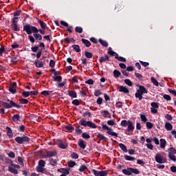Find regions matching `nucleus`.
<instances>
[{
    "label": "nucleus",
    "instance_id": "1",
    "mask_svg": "<svg viewBox=\"0 0 176 176\" xmlns=\"http://www.w3.org/2000/svg\"><path fill=\"white\" fill-rule=\"evenodd\" d=\"M23 31L28 34V39L32 43H34L35 41L39 42L42 39V36L38 32L36 27L32 26L30 23L23 25Z\"/></svg>",
    "mask_w": 176,
    "mask_h": 176
},
{
    "label": "nucleus",
    "instance_id": "2",
    "mask_svg": "<svg viewBox=\"0 0 176 176\" xmlns=\"http://www.w3.org/2000/svg\"><path fill=\"white\" fill-rule=\"evenodd\" d=\"M7 101L10 103L0 100V105H2L5 109H10L12 108H17L18 109H20V108H21L20 104L13 102V100H10V99H8Z\"/></svg>",
    "mask_w": 176,
    "mask_h": 176
},
{
    "label": "nucleus",
    "instance_id": "3",
    "mask_svg": "<svg viewBox=\"0 0 176 176\" xmlns=\"http://www.w3.org/2000/svg\"><path fill=\"white\" fill-rule=\"evenodd\" d=\"M144 94H148V90H146V88L142 85H139V89L136 90V92L135 94V98H138L139 101H141L144 97Z\"/></svg>",
    "mask_w": 176,
    "mask_h": 176
},
{
    "label": "nucleus",
    "instance_id": "4",
    "mask_svg": "<svg viewBox=\"0 0 176 176\" xmlns=\"http://www.w3.org/2000/svg\"><path fill=\"white\" fill-rule=\"evenodd\" d=\"M122 174L124 175H131V174H135V175H138L140 174V170L138 168H134L131 167H128L126 169L122 170Z\"/></svg>",
    "mask_w": 176,
    "mask_h": 176
},
{
    "label": "nucleus",
    "instance_id": "5",
    "mask_svg": "<svg viewBox=\"0 0 176 176\" xmlns=\"http://www.w3.org/2000/svg\"><path fill=\"white\" fill-rule=\"evenodd\" d=\"M79 124L83 127H90V129H97V125L91 121H86L85 118H82L79 121Z\"/></svg>",
    "mask_w": 176,
    "mask_h": 176
},
{
    "label": "nucleus",
    "instance_id": "6",
    "mask_svg": "<svg viewBox=\"0 0 176 176\" xmlns=\"http://www.w3.org/2000/svg\"><path fill=\"white\" fill-rule=\"evenodd\" d=\"M102 128L104 131H107V134L109 135H112V137H118V133H116V132H113V129L107 125L102 124Z\"/></svg>",
    "mask_w": 176,
    "mask_h": 176
},
{
    "label": "nucleus",
    "instance_id": "7",
    "mask_svg": "<svg viewBox=\"0 0 176 176\" xmlns=\"http://www.w3.org/2000/svg\"><path fill=\"white\" fill-rule=\"evenodd\" d=\"M30 138L27 135H23L22 137L17 136L15 138V141L17 144H23V142H28L30 141Z\"/></svg>",
    "mask_w": 176,
    "mask_h": 176
},
{
    "label": "nucleus",
    "instance_id": "8",
    "mask_svg": "<svg viewBox=\"0 0 176 176\" xmlns=\"http://www.w3.org/2000/svg\"><path fill=\"white\" fill-rule=\"evenodd\" d=\"M46 164V162L43 160H40L38 161V165L36 167V170L38 173H43L45 171V166Z\"/></svg>",
    "mask_w": 176,
    "mask_h": 176
},
{
    "label": "nucleus",
    "instance_id": "9",
    "mask_svg": "<svg viewBox=\"0 0 176 176\" xmlns=\"http://www.w3.org/2000/svg\"><path fill=\"white\" fill-rule=\"evenodd\" d=\"M155 162L157 163H160V164H162V163H166L167 162V159L164 158L162 155L157 153L155 156Z\"/></svg>",
    "mask_w": 176,
    "mask_h": 176
},
{
    "label": "nucleus",
    "instance_id": "10",
    "mask_svg": "<svg viewBox=\"0 0 176 176\" xmlns=\"http://www.w3.org/2000/svg\"><path fill=\"white\" fill-rule=\"evenodd\" d=\"M56 144L58 146L60 149H67L68 147V145L67 144H65V142L61 140H58L56 141Z\"/></svg>",
    "mask_w": 176,
    "mask_h": 176
},
{
    "label": "nucleus",
    "instance_id": "11",
    "mask_svg": "<svg viewBox=\"0 0 176 176\" xmlns=\"http://www.w3.org/2000/svg\"><path fill=\"white\" fill-rule=\"evenodd\" d=\"M39 47H43V49H45V43H40L39 46L38 45H34L33 47H32V52H33V53H36V52H38V50H39Z\"/></svg>",
    "mask_w": 176,
    "mask_h": 176
},
{
    "label": "nucleus",
    "instance_id": "12",
    "mask_svg": "<svg viewBox=\"0 0 176 176\" xmlns=\"http://www.w3.org/2000/svg\"><path fill=\"white\" fill-rule=\"evenodd\" d=\"M118 91L120 93H124V94H128V93H130V91L129 90V88L127 87H124L123 85H121L118 88Z\"/></svg>",
    "mask_w": 176,
    "mask_h": 176
},
{
    "label": "nucleus",
    "instance_id": "13",
    "mask_svg": "<svg viewBox=\"0 0 176 176\" xmlns=\"http://www.w3.org/2000/svg\"><path fill=\"white\" fill-rule=\"evenodd\" d=\"M69 170H71L70 168H60L58 169V172L61 173L62 174H64L65 175H68L69 174Z\"/></svg>",
    "mask_w": 176,
    "mask_h": 176
},
{
    "label": "nucleus",
    "instance_id": "14",
    "mask_svg": "<svg viewBox=\"0 0 176 176\" xmlns=\"http://www.w3.org/2000/svg\"><path fill=\"white\" fill-rule=\"evenodd\" d=\"M134 124H133V122L129 120V124H128V126H127V129H126V131H134Z\"/></svg>",
    "mask_w": 176,
    "mask_h": 176
},
{
    "label": "nucleus",
    "instance_id": "15",
    "mask_svg": "<svg viewBox=\"0 0 176 176\" xmlns=\"http://www.w3.org/2000/svg\"><path fill=\"white\" fill-rule=\"evenodd\" d=\"M67 93H68V96H69V97H72V98H76L78 97V94L75 91L68 90Z\"/></svg>",
    "mask_w": 176,
    "mask_h": 176
},
{
    "label": "nucleus",
    "instance_id": "16",
    "mask_svg": "<svg viewBox=\"0 0 176 176\" xmlns=\"http://www.w3.org/2000/svg\"><path fill=\"white\" fill-rule=\"evenodd\" d=\"M166 145H167V141L164 139L162 138L160 140V146L162 149H164L166 148Z\"/></svg>",
    "mask_w": 176,
    "mask_h": 176
},
{
    "label": "nucleus",
    "instance_id": "17",
    "mask_svg": "<svg viewBox=\"0 0 176 176\" xmlns=\"http://www.w3.org/2000/svg\"><path fill=\"white\" fill-rule=\"evenodd\" d=\"M6 131H7V135L9 137V138H13V132L12 131V129L9 126H7L6 128Z\"/></svg>",
    "mask_w": 176,
    "mask_h": 176
},
{
    "label": "nucleus",
    "instance_id": "18",
    "mask_svg": "<svg viewBox=\"0 0 176 176\" xmlns=\"http://www.w3.org/2000/svg\"><path fill=\"white\" fill-rule=\"evenodd\" d=\"M34 65H36V68H43V62L40 60H36L34 62Z\"/></svg>",
    "mask_w": 176,
    "mask_h": 176
},
{
    "label": "nucleus",
    "instance_id": "19",
    "mask_svg": "<svg viewBox=\"0 0 176 176\" xmlns=\"http://www.w3.org/2000/svg\"><path fill=\"white\" fill-rule=\"evenodd\" d=\"M109 60V56L105 54L104 56L100 58L99 61L100 63H105V61Z\"/></svg>",
    "mask_w": 176,
    "mask_h": 176
},
{
    "label": "nucleus",
    "instance_id": "20",
    "mask_svg": "<svg viewBox=\"0 0 176 176\" xmlns=\"http://www.w3.org/2000/svg\"><path fill=\"white\" fill-rule=\"evenodd\" d=\"M56 155H57V151H47V156H48V157H53L54 156H56Z\"/></svg>",
    "mask_w": 176,
    "mask_h": 176
},
{
    "label": "nucleus",
    "instance_id": "21",
    "mask_svg": "<svg viewBox=\"0 0 176 176\" xmlns=\"http://www.w3.org/2000/svg\"><path fill=\"white\" fill-rule=\"evenodd\" d=\"M81 41L82 42V43H84L86 47H90V46H91V43H90V41H89V40L86 38H82Z\"/></svg>",
    "mask_w": 176,
    "mask_h": 176
},
{
    "label": "nucleus",
    "instance_id": "22",
    "mask_svg": "<svg viewBox=\"0 0 176 176\" xmlns=\"http://www.w3.org/2000/svg\"><path fill=\"white\" fill-rule=\"evenodd\" d=\"M38 23L40 25V27L42 30H46V28H47L46 23L45 22H43V21H41V19H39L38 21Z\"/></svg>",
    "mask_w": 176,
    "mask_h": 176
},
{
    "label": "nucleus",
    "instance_id": "23",
    "mask_svg": "<svg viewBox=\"0 0 176 176\" xmlns=\"http://www.w3.org/2000/svg\"><path fill=\"white\" fill-rule=\"evenodd\" d=\"M78 146L81 149H85L86 148V144H85V141L82 139H80L78 142Z\"/></svg>",
    "mask_w": 176,
    "mask_h": 176
},
{
    "label": "nucleus",
    "instance_id": "24",
    "mask_svg": "<svg viewBox=\"0 0 176 176\" xmlns=\"http://www.w3.org/2000/svg\"><path fill=\"white\" fill-rule=\"evenodd\" d=\"M11 28L13 31H20V27L19 26V23L11 24Z\"/></svg>",
    "mask_w": 176,
    "mask_h": 176
},
{
    "label": "nucleus",
    "instance_id": "25",
    "mask_svg": "<svg viewBox=\"0 0 176 176\" xmlns=\"http://www.w3.org/2000/svg\"><path fill=\"white\" fill-rule=\"evenodd\" d=\"M165 129L168 131H171V130H173V124H171L170 122L165 123Z\"/></svg>",
    "mask_w": 176,
    "mask_h": 176
},
{
    "label": "nucleus",
    "instance_id": "26",
    "mask_svg": "<svg viewBox=\"0 0 176 176\" xmlns=\"http://www.w3.org/2000/svg\"><path fill=\"white\" fill-rule=\"evenodd\" d=\"M116 58L118 61H121L122 63H126V58H124L123 56H119V54H116Z\"/></svg>",
    "mask_w": 176,
    "mask_h": 176
},
{
    "label": "nucleus",
    "instance_id": "27",
    "mask_svg": "<svg viewBox=\"0 0 176 176\" xmlns=\"http://www.w3.org/2000/svg\"><path fill=\"white\" fill-rule=\"evenodd\" d=\"M98 42L104 47H108V42H107V41H104V40H102L101 38H99Z\"/></svg>",
    "mask_w": 176,
    "mask_h": 176
},
{
    "label": "nucleus",
    "instance_id": "28",
    "mask_svg": "<svg viewBox=\"0 0 176 176\" xmlns=\"http://www.w3.org/2000/svg\"><path fill=\"white\" fill-rule=\"evenodd\" d=\"M19 102L21 105H25L28 103V99L21 98L19 100Z\"/></svg>",
    "mask_w": 176,
    "mask_h": 176
},
{
    "label": "nucleus",
    "instance_id": "29",
    "mask_svg": "<svg viewBox=\"0 0 176 176\" xmlns=\"http://www.w3.org/2000/svg\"><path fill=\"white\" fill-rule=\"evenodd\" d=\"M49 162H50V164H51V166H53L54 167L57 166V160H54L53 158H50Z\"/></svg>",
    "mask_w": 176,
    "mask_h": 176
},
{
    "label": "nucleus",
    "instance_id": "30",
    "mask_svg": "<svg viewBox=\"0 0 176 176\" xmlns=\"http://www.w3.org/2000/svg\"><path fill=\"white\" fill-rule=\"evenodd\" d=\"M119 146L120 148V149H122V151H123V152H124L125 153H127L128 150H127V147L122 143H120L119 144Z\"/></svg>",
    "mask_w": 176,
    "mask_h": 176
},
{
    "label": "nucleus",
    "instance_id": "31",
    "mask_svg": "<svg viewBox=\"0 0 176 176\" xmlns=\"http://www.w3.org/2000/svg\"><path fill=\"white\" fill-rule=\"evenodd\" d=\"M8 170L10 171V173H12V174H15L17 175L19 174V171L17 170V169L13 168V167H8Z\"/></svg>",
    "mask_w": 176,
    "mask_h": 176
},
{
    "label": "nucleus",
    "instance_id": "32",
    "mask_svg": "<svg viewBox=\"0 0 176 176\" xmlns=\"http://www.w3.org/2000/svg\"><path fill=\"white\" fill-rule=\"evenodd\" d=\"M168 155H176V149L174 147L168 148Z\"/></svg>",
    "mask_w": 176,
    "mask_h": 176
},
{
    "label": "nucleus",
    "instance_id": "33",
    "mask_svg": "<svg viewBox=\"0 0 176 176\" xmlns=\"http://www.w3.org/2000/svg\"><path fill=\"white\" fill-rule=\"evenodd\" d=\"M108 54H109L110 56H115L116 57V54H118V53H116V52H113V50H112V47H109V49H108Z\"/></svg>",
    "mask_w": 176,
    "mask_h": 176
},
{
    "label": "nucleus",
    "instance_id": "34",
    "mask_svg": "<svg viewBox=\"0 0 176 176\" xmlns=\"http://www.w3.org/2000/svg\"><path fill=\"white\" fill-rule=\"evenodd\" d=\"M12 120H13V122H14V123H17V122H19V120H20V115H19V114L14 115L12 117Z\"/></svg>",
    "mask_w": 176,
    "mask_h": 176
},
{
    "label": "nucleus",
    "instance_id": "35",
    "mask_svg": "<svg viewBox=\"0 0 176 176\" xmlns=\"http://www.w3.org/2000/svg\"><path fill=\"white\" fill-rule=\"evenodd\" d=\"M120 75H122V74L118 69H114L113 70V76H114V78H119V76H120Z\"/></svg>",
    "mask_w": 176,
    "mask_h": 176
},
{
    "label": "nucleus",
    "instance_id": "36",
    "mask_svg": "<svg viewBox=\"0 0 176 176\" xmlns=\"http://www.w3.org/2000/svg\"><path fill=\"white\" fill-rule=\"evenodd\" d=\"M65 129L66 130H67L68 131H74V130H75V128H74V126H72V124H71L65 126Z\"/></svg>",
    "mask_w": 176,
    "mask_h": 176
},
{
    "label": "nucleus",
    "instance_id": "37",
    "mask_svg": "<svg viewBox=\"0 0 176 176\" xmlns=\"http://www.w3.org/2000/svg\"><path fill=\"white\" fill-rule=\"evenodd\" d=\"M72 47H73L74 50L76 52V53H79V52H80V47L78 45H73L72 46Z\"/></svg>",
    "mask_w": 176,
    "mask_h": 176
},
{
    "label": "nucleus",
    "instance_id": "38",
    "mask_svg": "<svg viewBox=\"0 0 176 176\" xmlns=\"http://www.w3.org/2000/svg\"><path fill=\"white\" fill-rule=\"evenodd\" d=\"M67 166L70 168H72V167H74V166H76V162H75L74 161L70 160L67 162Z\"/></svg>",
    "mask_w": 176,
    "mask_h": 176
},
{
    "label": "nucleus",
    "instance_id": "39",
    "mask_svg": "<svg viewBox=\"0 0 176 176\" xmlns=\"http://www.w3.org/2000/svg\"><path fill=\"white\" fill-rule=\"evenodd\" d=\"M97 138H99V140H104L107 141V138L104 136V135H102V133H98V135H96Z\"/></svg>",
    "mask_w": 176,
    "mask_h": 176
},
{
    "label": "nucleus",
    "instance_id": "40",
    "mask_svg": "<svg viewBox=\"0 0 176 176\" xmlns=\"http://www.w3.org/2000/svg\"><path fill=\"white\" fill-rule=\"evenodd\" d=\"M120 124L122 127H127L129 126V120H122Z\"/></svg>",
    "mask_w": 176,
    "mask_h": 176
},
{
    "label": "nucleus",
    "instance_id": "41",
    "mask_svg": "<svg viewBox=\"0 0 176 176\" xmlns=\"http://www.w3.org/2000/svg\"><path fill=\"white\" fill-rule=\"evenodd\" d=\"M53 79L55 82H61L63 80V77L60 76H56L53 77Z\"/></svg>",
    "mask_w": 176,
    "mask_h": 176
},
{
    "label": "nucleus",
    "instance_id": "42",
    "mask_svg": "<svg viewBox=\"0 0 176 176\" xmlns=\"http://www.w3.org/2000/svg\"><path fill=\"white\" fill-rule=\"evenodd\" d=\"M85 56L87 57V58H93V54L91 52L85 51Z\"/></svg>",
    "mask_w": 176,
    "mask_h": 176
},
{
    "label": "nucleus",
    "instance_id": "43",
    "mask_svg": "<svg viewBox=\"0 0 176 176\" xmlns=\"http://www.w3.org/2000/svg\"><path fill=\"white\" fill-rule=\"evenodd\" d=\"M75 31L78 34H82L83 32V28H82V27L77 26L75 28Z\"/></svg>",
    "mask_w": 176,
    "mask_h": 176
},
{
    "label": "nucleus",
    "instance_id": "44",
    "mask_svg": "<svg viewBox=\"0 0 176 176\" xmlns=\"http://www.w3.org/2000/svg\"><path fill=\"white\" fill-rule=\"evenodd\" d=\"M124 157L125 160H128L129 162H133L135 160V157L129 155H124Z\"/></svg>",
    "mask_w": 176,
    "mask_h": 176
},
{
    "label": "nucleus",
    "instance_id": "45",
    "mask_svg": "<svg viewBox=\"0 0 176 176\" xmlns=\"http://www.w3.org/2000/svg\"><path fill=\"white\" fill-rule=\"evenodd\" d=\"M175 154H168V157L173 162H176Z\"/></svg>",
    "mask_w": 176,
    "mask_h": 176
},
{
    "label": "nucleus",
    "instance_id": "46",
    "mask_svg": "<svg viewBox=\"0 0 176 176\" xmlns=\"http://www.w3.org/2000/svg\"><path fill=\"white\" fill-rule=\"evenodd\" d=\"M151 80L152 83H153V85H155V86H159V82H157V80L156 78H155V77H151Z\"/></svg>",
    "mask_w": 176,
    "mask_h": 176
},
{
    "label": "nucleus",
    "instance_id": "47",
    "mask_svg": "<svg viewBox=\"0 0 176 176\" xmlns=\"http://www.w3.org/2000/svg\"><path fill=\"white\" fill-rule=\"evenodd\" d=\"M85 170H87V166L85 164L81 165L79 168L80 173H83Z\"/></svg>",
    "mask_w": 176,
    "mask_h": 176
},
{
    "label": "nucleus",
    "instance_id": "48",
    "mask_svg": "<svg viewBox=\"0 0 176 176\" xmlns=\"http://www.w3.org/2000/svg\"><path fill=\"white\" fill-rule=\"evenodd\" d=\"M9 91H10L12 94H16L17 93V89H16V87H10L9 88Z\"/></svg>",
    "mask_w": 176,
    "mask_h": 176
},
{
    "label": "nucleus",
    "instance_id": "49",
    "mask_svg": "<svg viewBox=\"0 0 176 176\" xmlns=\"http://www.w3.org/2000/svg\"><path fill=\"white\" fill-rule=\"evenodd\" d=\"M146 127L148 129V130H151V129L153 128V124L151 122H146Z\"/></svg>",
    "mask_w": 176,
    "mask_h": 176
},
{
    "label": "nucleus",
    "instance_id": "50",
    "mask_svg": "<svg viewBox=\"0 0 176 176\" xmlns=\"http://www.w3.org/2000/svg\"><path fill=\"white\" fill-rule=\"evenodd\" d=\"M101 94H102L101 93V90H100V89H96V90L94 91V96H95L96 97H100V96H101Z\"/></svg>",
    "mask_w": 176,
    "mask_h": 176
},
{
    "label": "nucleus",
    "instance_id": "51",
    "mask_svg": "<svg viewBox=\"0 0 176 176\" xmlns=\"http://www.w3.org/2000/svg\"><path fill=\"white\" fill-rule=\"evenodd\" d=\"M12 24H19V17L14 16L12 21H11Z\"/></svg>",
    "mask_w": 176,
    "mask_h": 176
},
{
    "label": "nucleus",
    "instance_id": "52",
    "mask_svg": "<svg viewBox=\"0 0 176 176\" xmlns=\"http://www.w3.org/2000/svg\"><path fill=\"white\" fill-rule=\"evenodd\" d=\"M140 119L142 122H144V123H146V121L148 120L146 116H145L144 114H140Z\"/></svg>",
    "mask_w": 176,
    "mask_h": 176
},
{
    "label": "nucleus",
    "instance_id": "53",
    "mask_svg": "<svg viewBox=\"0 0 176 176\" xmlns=\"http://www.w3.org/2000/svg\"><path fill=\"white\" fill-rule=\"evenodd\" d=\"M151 108H154L155 109H157V108H159V104L156 103L155 102H152L151 103Z\"/></svg>",
    "mask_w": 176,
    "mask_h": 176
},
{
    "label": "nucleus",
    "instance_id": "54",
    "mask_svg": "<svg viewBox=\"0 0 176 176\" xmlns=\"http://www.w3.org/2000/svg\"><path fill=\"white\" fill-rule=\"evenodd\" d=\"M124 82L125 84L127 85V86H133V82H131L130 79H125Z\"/></svg>",
    "mask_w": 176,
    "mask_h": 176
},
{
    "label": "nucleus",
    "instance_id": "55",
    "mask_svg": "<svg viewBox=\"0 0 176 176\" xmlns=\"http://www.w3.org/2000/svg\"><path fill=\"white\" fill-rule=\"evenodd\" d=\"M21 13H22L21 10H19L14 12L13 13V16H14V17H17L18 16H20V14H21Z\"/></svg>",
    "mask_w": 176,
    "mask_h": 176
},
{
    "label": "nucleus",
    "instance_id": "56",
    "mask_svg": "<svg viewBox=\"0 0 176 176\" xmlns=\"http://www.w3.org/2000/svg\"><path fill=\"white\" fill-rule=\"evenodd\" d=\"M72 104H73V105H76V107H78V105L80 104V103L79 102V100L78 99L72 100Z\"/></svg>",
    "mask_w": 176,
    "mask_h": 176
},
{
    "label": "nucleus",
    "instance_id": "57",
    "mask_svg": "<svg viewBox=\"0 0 176 176\" xmlns=\"http://www.w3.org/2000/svg\"><path fill=\"white\" fill-rule=\"evenodd\" d=\"M82 116L84 118H86V116H88V118H91V113H90L89 111H85V112L82 113Z\"/></svg>",
    "mask_w": 176,
    "mask_h": 176
},
{
    "label": "nucleus",
    "instance_id": "58",
    "mask_svg": "<svg viewBox=\"0 0 176 176\" xmlns=\"http://www.w3.org/2000/svg\"><path fill=\"white\" fill-rule=\"evenodd\" d=\"M23 97H25V98H27L28 97H30V91H25L21 93Z\"/></svg>",
    "mask_w": 176,
    "mask_h": 176
},
{
    "label": "nucleus",
    "instance_id": "59",
    "mask_svg": "<svg viewBox=\"0 0 176 176\" xmlns=\"http://www.w3.org/2000/svg\"><path fill=\"white\" fill-rule=\"evenodd\" d=\"M124 6H122V3L116 4L115 9H119V10H122Z\"/></svg>",
    "mask_w": 176,
    "mask_h": 176
},
{
    "label": "nucleus",
    "instance_id": "60",
    "mask_svg": "<svg viewBox=\"0 0 176 176\" xmlns=\"http://www.w3.org/2000/svg\"><path fill=\"white\" fill-rule=\"evenodd\" d=\"M82 138H85V140H89V138H90V135L87 134V133H82Z\"/></svg>",
    "mask_w": 176,
    "mask_h": 176
},
{
    "label": "nucleus",
    "instance_id": "61",
    "mask_svg": "<svg viewBox=\"0 0 176 176\" xmlns=\"http://www.w3.org/2000/svg\"><path fill=\"white\" fill-rule=\"evenodd\" d=\"M29 94L30 96H38V94H39V92H38V91H29Z\"/></svg>",
    "mask_w": 176,
    "mask_h": 176
},
{
    "label": "nucleus",
    "instance_id": "62",
    "mask_svg": "<svg viewBox=\"0 0 176 176\" xmlns=\"http://www.w3.org/2000/svg\"><path fill=\"white\" fill-rule=\"evenodd\" d=\"M107 124L109 126H114L115 124V120H109L107 121Z\"/></svg>",
    "mask_w": 176,
    "mask_h": 176
},
{
    "label": "nucleus",
    "instance_id": "63",
    "mask_svg": "<svg viewBox=\"0 0 176 176\" xmlns=\"http://www.w3.org/2000/svg\"><path fill=\"white\" fill-rule=\"evenodd\" d=\"M3 53H5V46L1 45V47H0V56H2V54H3Z\"/></svg>",
    "mask_w": 176,
    "mask_h": 176
},
{
    "label": "nucleus",
    "instance_id": "64",
    "mask_svg": "<svg viewBox=\"0 0 176 176\" xmlns=\"http://www.w3.org/2000/svg\"><path fill=\"white\" fill-rule=\"evenodd\" d=\"M168 91H169L170 93V94H173V96L176 97V91H175V89H168Z\"/></svg>",
    "mask_w": 176,
    "mask_h": 176
}]
</instances>
